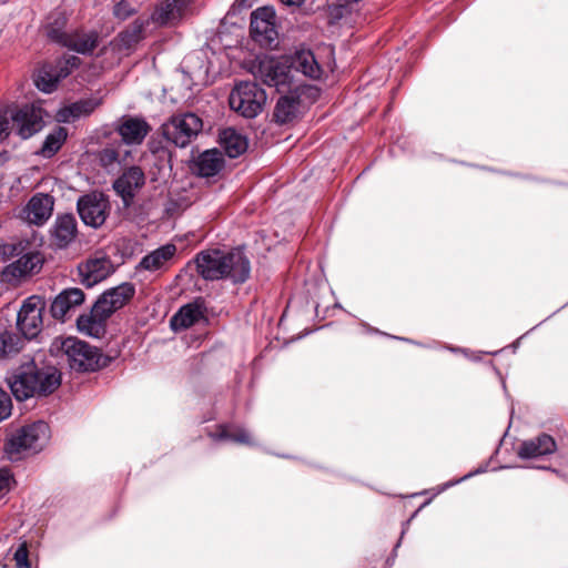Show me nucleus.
Instances as JSON below:
<instances>
[{
  "mask_svg": "<svg viewBox=\"0 0 568 568\" xmlns=\"http://www.w3.org/2000/svg\"><path fill=\"white\" fill-rule=\"evenodd\" d=\"M77 209L85 225L98 229L106 221L111 205L103 193L91 192L79 197Z\"/></svg>",
  "mask_w": 568,
  "mask_h": 568,
  "instance_id": "6e6552de",
  "label": "nucleus"
},
{
  "mask_svg": "<svg viewBox=\"0 0 568 568\" xmlns=\"http://www.w3.org/2000/svg\"><path fill=\"white\" fill-rule=\"evenodd\" d=\"M16 250V246L12 244L0 245V255H2L3 258H8L10 256H13Z\"/></svg>",
  "mask_w": 568,
  "mask_h": 568,
  "instance_id": "79ce46f5",
  "label": "nucleus"
},
{
  "mask_svg": "<svg viewBox=\"0 0 568 568\" xmlns=\"http://www.w3.org/2000/svg\"><path fill=\"white\" fill-rule=\"evenodd\" d=\"M67 136V129L58 126L53 132L48 134L38 154L47 159L52 158L61 149Z\"/></svg>",
  "mask_w": 568,
  "mask_h": 568,
  "instance_id": "72a5a7b5",
  "label": "nucleus"
},
{
  "mask_svg": "<svg viewBox=\"0 0 568 568\" xmlns=\"http://www.w3.org/2000/svg\"><path fill=\"white\" fill-rule=\"evenodd\" d=\"M145 183V176L141 168L131 166L114 182L113 187L128 206L134 196V192Z\"/></svg>",
  "mask_w": 568,
  "mask_h": 568,
  "instance_id": "a211bd4d",
  "label": "nucleus"
},
{
  "mask_svg": "<svg viewBox=\"0 0 568 568\" xmlns=\"http://www.w3.org/2000/svg\"><path fill=\"white\" fill-rule=\"evenodd\" d=\"M292 72H301L305 77L318 79L322 70L312 51L300 50L288 59Z\"/></svg>",
  "mask_w": 568,
  "mask_h": 568,
  "instance_id": "bb28decb",
  "label": "nucleus"
},
{
  "mask_svg": "<svg viewBox=\"0 0 568 568\" xmlns=\"http://www.w3.org/2000/svg\"><path fill=\"white\" fill-rule=\"evenodd\" d=\"M44 111L36 104H26L12 114L13 124L22 139H29L43 128Z\"/></svg>",
  "mask_w": 568,
  "mask_h": 568,
  "instance_id": "f8f14e48",
  "label": "nucleus"
},
{
  "mask_svg": "<svg viewBox=\"0 0 568 568\" xmlns=\"http://www.w3.org/2000/svg\"><path fill=\"white\" fill-rule=\"evenodd\" d=\"M135 288L131 283H122L104 292L97 301V308L103 307L111 316L123 307L134 295Z\"/></svg>",
  "mask_w": 568,
  "mask_h": 568,
  "instance_id": "2eb2a0df",
  "label": "nucleus"
},
{
  "mask_svg": "<svg viewBox=\"0 0 568 568\" xmlns=\"http://www.w3.org/2000/svg\"><path fill=\"white\" fill-rule=\"evenodd\" d=\"M51 352L64 356L70 368L77 372H94L105 367L111 361L99 348L72 336L55 338Z\"/></svg>",
  "mask_w": 568,
  "mask_h": 568,
  "instance_id": "7ed1b4c3",
  "label": "nucleus"
},
{
  "mask_svg": "<svg viewBox=\"0 0 568 568\" xmlns=\"http://www.w3.org/2000/svg\"><path fill=\"white\" fill-rule=\"evenodd\" d=\"M54 200L44 193L34 194L22 210V217L30 224H44L53 212Z\"/></svg>",
  "mask_w": 568,
  "mask_h": 568,
  "instance_id": "4468645a",
  "label": "nucleus"
},
{
  "mask_svg": "<svg viewBox=\"0 0 568 568\" xmlns=\"http://www.w3.org/2000/svg\"><path fill=\"white\" fill-rule=\"evenodd\" d=\"M220 144L230 158H237L247 150L246 138L233 128L221 131Z\"/></svg>",
  "mask_w": 568,
  "mask_h": 568,
  "instance_id": "c85d7f7f",
  "label": "nucleus"
},
{
  "mask_svg": "<svg viewBox=\"0 0 568 568\" xmlns=\"http://www.w3.org/2000/svg\"><path fill=\"white\" fill-rule=\"evenodd\" d=\"M204 311L202 301L189 303L171 317L170 326L175 332L186 329L204 318Z\"/></svg>",
  "mask_w": 568,
  "mask_h": 568,
  "instance_id": "5701e85b",
  "label": "nucleus"
},
{
  "mask_svg": "<svg viewBox=\"0 0 568 568\" xmlns=\"http://www.w3.org/2000/svg\"><path fill=\"white\" fill-rule=\"evenodd\" d=\"M224 165L225 160L223 153L217 149H211L194 156L190 169L193 174L210 179L217 176L224 169Z\"/></svg>",
  "mask_w": 568,
  "mask_h": 568,
  "instance_id": "ddd939ff",
  "label": "nucleus"
},
{
  "mask_svg": "<svg viewBox=\"0 0 568 568\" xmlns=\"http://www.w3.org/2000/svg\"><path fill=\"white\" fill-rule=\"evenodd\" d=\"M471 475H473V473H470V474H468V475H465V476H464V479H465V478L470 477Z\"/></svg>",
  "mask_w": 568,
  "mask_h": 568,
  "instance_id": "49530a36",
  "label": "nucleus"
},
{
  "mask_svg": "<svg viewBox=\"0 0 568 568\" xmlns=\"http://www.w3.org/2000/svg\"><path fill=\"white\" fill-rule=\"evenodd\" d=\"M80 64V59L77 55H69L63 60H60L57 65L68 68L70 71Z\"/></svg>",
  "mask_w": 568,
  "mask_h": 568,
  "instance_id": "ea45409f",
  "label": "nucleus"
},
{
  "mask_svg": "<svg viewBox=\"0 0 568 568\" xmlns=\"http://www.w3.org/2000/svg\"><path fill=\"white\" fill-rule=\"evenodd\" d=\"M176 254V246L174 244H165L161 247L146 254L136 266L138 271H163L169 267V264Z\"/></svg>",
  "mask_w": 568,
  "mask_h": 568,
  "instance_id": "412c9836",
  "label": "nucleus"
},
{
  "mask_svg": "<svg viewBox=\"0 0 568 568\" xmlns=\"http://www.w3.org/2000/svg\"><path fill=\"white\" fill-rule=\"evenodd\" d=\"M187 6V0H164L152 14V20L166 24L179 19Z\"/></svg>",
  "mask_w": 568,
  "mask_h": 568,
  "instance_id": "c756f323",
  "label": "nucleus"
},
{
  "mask_svg": "<svg viewBox=\"0 0 568 568\" xmlns=\"http://www.w3.org/2000/svg\"><path fill=\"white\" fill-rule=\"evenodd\" d=\"M150 130L145 120L134 116H123L116 126V132L128 145L141 144Z\"/></svg>",
  "mask_w": 568,
  "mask_h": 568,
  "instance_id": "f3484780",
  "label": "nucleus"
},
{
  "mask_svg": "<svg viewBox=\"0 0 568 568\" xmlns=\"http://www.w3.org/2000/svg\"><path fill=\"white\" fill-rule=\"evenodd\" d=\"M113 13L116 18L124 20L133 13V8L128 1L121 0L114 6Z\"/></svg>",
  "mask_w": 568,
  "mask_h": 568,
  "instance_id": "4c0bfd02",
  "label": "nucleus"
},
{
  "mask_svg": "<svg viewBox=\"0 0 568 568\" xmlns=\"http://www.w3.org/2000/svg\"><path fill=\"white\" fill-rule=\"evenodd\" d=\"M69 74L70 70L68 68L44 64L39 69L34 83L39 90L50 93L57 89L59 81Z\"/></svg>",
  "mask_w": 568,
  "mask_h": 568,
  "instance_id": "a878e982",
  "label": "nucleus"
},
{
  "mask_svg": "<svg viewBox=\"0 0 568 568\" xmlns=\"http://www.w3.org/2000/svg\"><path fill=\"white\" fill-rule=\"evenodd\" d=\"M555 450V439L547 434H541L535 438L523 442L517 454L520 458L528 459L552 454Z\"/></svg>",
  "mask_w": 568,
  "mask_h": 568,
  "instance_id": "b1692460",
  "label": "nucleus"
},
{
  "mask_svg": "<svg viewBox=\"0 0 568 568\" xmlns=\"http://www.w3.org/2000/svg\"><path fill=\"white\" fill-rule=\"evenodd\" d=\"M23 344V339L13 332L4 331L0 333V357H10L18 354Z\"/></svg>",
  "mask_w": 568,
  "mask_h": 568,
  "instance_id": "c9c22d12",
  "label": "nucleus"
},
{
  "mask_svg": "<svg viewBox=\"0 0 568 568\" xmlns=\"http://www.w3.org/2000/svg\"><path fill=\"white\" fill-rule=\"evenodd\" d=\"M99 104L100 100L95 99L75 101L59 110L57 113L58 121L68 123L81 116L90 115Z\"/></svg>",
  "mask_w": 568,
  "mask_h": 568,
  "instance_id": "cd10ccee",
  "label": "nucleus"
},
{
  "mask_svg": "<svg viewBox=\"0 0 568 568\" xmlns=\"http://www.w3.org/2000/svg\"><path fill=\"white\" fill-rule=\"evenodd\" d=\"M251 36L263 47H275L277 31L275 28V12L272 8L262 7L251 14Z\"/></svg>",
  "mask_w": 568,
  "mask_h": 568,
  "instance_id": "9d476101",
  "label": "nucleus"
},
{
  "mask_svg": "<svg viewBox=\"0 0 568 568\" xmlns=\"http://www.w3.org/2000/svg\"><path fill=\"white\" fill-rule=\"evenodd\" d=\"M229 102L232 110L252 119L262 112L266 103V93L255 82L242 81L232 90Z\"/></svg>",
  "mask_w": 568,
  "mask_h": 568,
  "instance_id": "423d86ee",
  "label": "nucleus"
},
{
  "mask_svg": "<svg viewBox=\"0 0 568 568\" xmlns=\"http://www.w3.org/2000/svg\"><path fill=\"white\" fill-rule=\"evenodd\" d=\"M100 160L104 166L122 161L121 153L118 149L108 146L100 152Z\"/></svg>",
  "mask_w": 568,
  "mask_h": 568,
  "instance_id": "e433bc0d",
  "label": "nucleus"
},
{
  "mask_svg": "<svg viewBox=\"0 0 568 568\" xmlns=\"http://www.w3.org/2000/svg\"><path fill=\"white\" fill-rule=\"evenodd\" d=\"M236 3L239 4V7L242 8H251L253 4V0H236Z\"/></svg>",
  "mask_w": 568,
  "mask_h": 568,
  "instance_id": "c03bdc74",
  "label": "nucleus"
},
{
  "mask_svg": "<svg viewBox=\"0 0 568 568\" xmlns=\"http://www.w3.org/2000/svg\"><path fill=\"white\" fill-rule=\"evenodd\" d=\"M44 307L45 303L39 296L33 295L24 301L17 318L18 328L24 337L33 338L41 332Z\"/></svg>",
  "mask_w": 568,
  "mask_h": 568,
  "instance_id": "9b49d317",
  "label": "nucleus"
},
{
  "mask_svg": "<svg viewBox=\"0 0 568 568\" xmlns=\"http://www.w3.org/2000/svg\"><path fill=\"white\" fill-rule=\"evenodd\" d=\"M84 302L82 290L71 287L63 290L51 304V314L57 320H63L64 316Z\"/></svg>",
  "mask_w": 568,
  "mask_h": 568,
  "instance_id": "4be33fe9",
  "label": "nucleus"
},
{
  "mask_svg": "<svg viewBox=\"0 0 568 568\" xmlns=\"http://www.w3.org/2000/svg\"><path fill=\"white\" fill-rule=\"evenodd\" d=\"M52 244L67 247L78 234V223L73 214L58 215L50 231Z\"/></svg>",
  "mask_w": 568,
  "mask_h": 568,
  "instance_id": "6ab92c4d",
  "label": "nucleus"
},
{
  "mask_svg": "<svg viewBox=\"0 0 568 568\" xmlns=\"http://www.w3.org/2000/svg\"><path fill=\"white\" fill-rule=\"evenodd\" d=\"M11 407L12 404L9 395L0 388V422L10 415Z\"/></svg>",
  "mask_w": 568,
  "mask_h": 568,
  "instance_id": "58836bf2",
  "label": "nucleus"
},
{
  "mask_svg": "<svg viewBox=\"0 0 568 568\" xmlns=\"http://www.w3.org/2000/svg\"><path fill=\"white\" fill-rule=\"evenodd\" d=\"M54 37L63 40L61 45L74 50L81 54H90L99 45V34L95 31H75L69 33L68 38H63L61 36Z\"/></svg>",
  "mask_w": 568,
  "mask_h": 568,
  "instance_id": "393cba45",
  "label": "nucleus"
},
{
  "mask_svg": "<svg viewBox=\"0 0 568 568\" xmlns=\"http://www.w3.org/2000/svg\"><path fill=\"white\" fill-rule=\"evenodd\" d=\"M110 315L103 307L97 308V302L93 304L90 313L82 314L77 320L78 329L88 336L100 338L105 334L106 320Z\"/></svg>",
  "mask_w": 568,
  "mask_h": 568,
  "instance_id": "dca6fc26",
  "label": "nucleus"
},
{
  "mask_svg": "<svg viewBox=\"0 0 568 568\" xmlns=\"http://www.w3.org/2000/svg\"><path fill=\"white\" fill-rule=\"evenodd\" d=\"M7 383L14 397L24 400L52 394L61 385V373L53 366L39 367L30 359L9 373Z\"/></svg>",
  "mask_w": 568,
  "mask_h": 568,
  "instance_id": "f257e3e1",
  "label": "nucleus"
},
{
  "mask_svg": "<svg viewBox=\"0 0 568 568\" xmlns=\"http://www.w3.org/2000/svg\"><path fill=\"white\" fill-rule=\"evenodd\" d=\"M48 439L49 426L39 420L18 429L6 443V453L11 460H18L24 455L41 450Z\"/></svg>",
  "mask_w": 568,
  "mask_h": 568,
  "instance_id": "20e7f679",
  "label": "nucleus"
},
{
  "mask_svg": "<svg viewBox=\"0 0 568 568\" xmlns=\"http://www.w3.org/2000/svg\"><path fill=\"white\" fill-rule=\"evenodd\" d=\"M195 263L199 274L207 281L227 277L234 283H243L251 271L250 261L240 248L203 251L196 255Z\"/></svg>",
  "mask_w": 568,
  "mask_h": 568,
  "instance_id": "f03ea898",
  "label": "nucleus"
},
{
  "mask_svg": "<svg viewBox=\"0 0 568 568\" xmlns=\"http://www.w3.org/2000/svg\"><path fill=\"white\" fill-rule=\"evenodd\" d=\"M252 73L256 80L268 87H274L277 92H286L294 87H300V84H295L288 58H264L252 67Z\"/></svg>",
  "mask_w": 568,
  "mask_h": 568,
  "instance_id": "39448f33",
  "label": "nucleus"
},
{
  "mask_svg": "<svg viewBox=\"0 0 568 568\" xmlns=\"http://www.w3.org/2000/svg\"><path fill=\"white\" fill-rule=\"evenodd\" d=\"M42 260L37 253H28L22 255L14 263L10 264L6 268V274L14 277L24 276L29 273H33L41 267Z\"/></svg>",
  "mask_w": 568,
  "mask_h": 568,
  "instance_id": "7c9ffc66",
  "label": "nucleus"
},
{
  "mask_svg": "<svg viewBox=\"0 0 568 568\" xmlns=\"http://www.w3.org/2000/svg\"><path fill=\"white\" fill-rule=\"evenodd\" d=\"M67 24V17L62 12H54L48 18V23L45 26V34L47 37L58 43L62 44L63 40L58 39L54 36H61L63 38H68L69 33L64 31Z\"/></svg>",
  "mask_w": 568,
  "mask_h": 568,
  "instance_id": "f704fd0d",
  "label": "nucleus"
},
{
  "mask_svg": "<svg viewBox=\"0 0 568 568\" xmlns=\"http://www.w3.org/2000/svg\"><path fill=\"white\" fill-rule=\"evenodd\" d=\"M281 1L287 6H300L304 2V0H281Z\"/></svg>",
  "mask_w": 568,
  "mask_h": 568,
  "instance_id": "a18cd8bd",
  "label": "nucleus"
},
{
  "mask_svg": "<svg viewBox=\"0 0 568 568\" xmlns=\"http://www.w3.org/2000/svg\"><path fill=\"white\" fill-rule=\"evenodd\" d=\"M146 24L148 21L142 19H136L129 24L125 30L119 33L116 38L118 47L125 50L134 47L143 39V32Z\"/></svg>",
  "mask_w": 568,
  "mask_h": 568,
  "instance_id": "2f4dec72",
  "label": "nucleus"
},
{
  "mask_svg": "<svg viewBox=\"0 0 568 568\" xmlns=\"http://www.w3.org/2000/svg\"><path fill=\"white\" fill-rule=\"evenodd\" d=\"M203 121L195 113H182L170 118L162 125L163 136L179 148L189 145L202 131Z\"/></svg>",
  "mask_w": 568,
  "mask_h": 568,
  "instance_id": "0eeeda50",
  "label": "nucleus"
},
{
  "mask_svg": "<svg viewBox=\"0 0 568 568\" xmlns=\"http://www.w3.org/2000/svg\"><path fill=\"white\" fill-rule=\"evenodd\" d=\"M10 122L6 114L0 113V136L3 134L7 136L9 133Z\"/></svg>",
  "mask_w": 568,
  "mask_h": 568,
  "instance_id": "37998d69",
  "label": "nucleus"
},
{
  "mask_svg": "<svg viewBox=\"0 0 568 568\" xmlns=\"http://www.w3.org/2000/svg\"><path fill=\"white\" fill-rule=\"evenodd\" d=\"M314 91L313 87L306 85L294 87L291 91H286L287 94L281 95L275 104L273 120L277 124H287L297 120L303 112L302 95Z\"/></svg>",
  "mask_w": 568,
  "mask_h": 568,
  "instance_id": "1a4fd4ad",
  "label": "nucleus"
},
{
  "mask_svg": "<svg viewBox=\"0 0 568 568\" xmlns=\"http://www.w3.org/2000/svg\"><path fill=\"white\" fill-rule=\"evenodd\" d=\"M14 559H16L18 566H21L22 564H27L28 551H27L26 546H20L17 549V551L14 554Z\"/></svg>",
  "mask_w": 568,
  "mask_h": 568,
  "instance_id": "a19ab883",
  "label": "nucleus"
},
{
  "mask_svg": "<svg viewBox=\"0 0 568 568\" xmlns=\"http://www.w3.org/2000/svg\"><path fill=\"white\" fill-rule=\"evenodd\" d=\"M210 436L214 440H232L239 444L252 445L251 436L246 429L242 427H229L221 425L216 433H211Z\"/></svg>",
  "mask_w": 568,
  "mask_h": 568,
  "instance_id": "473e14b6",
  "label": "nucleus"
},
{
  "mask_svg": "<svg viewBox=\"0 0 568 568\" xmlns=\"http://www.w3.org/2000/svg\"><path fill=\"white\" fill-rule=\"evenodd\" d=\"M112 272V264L106 257L92 258L79 266L81 282L87 287H92L105 280Z\"/></svg>",
  "mask_w": 568,
  "mask_h": 568,
  "instance_id": "aec40b11",
  "label": "nucleus"
}]
</instances>
